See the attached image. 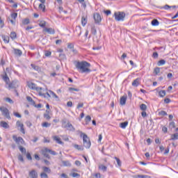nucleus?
I'll return each mask as SVG.
<instances>
[{
	"instance_id": "nucleus-1",
	"label": "nucleus",
	"mask_w": 178,
	"mask_h": 178,
	"mask_svg": "<svg viewBox=\"0 0 178 178\" xmlns=\"http://www.w3.org/2000/svg\"><path fill=\"white\" fill-rule=\"evenodd\" d=\"M75 66L80 73H90L91 72V70L88 68L91 66V64L87 61H78Z\"/></svg>"
},
{
	"instance_id": "nucleus-2",
	"label": "nucleus",
	"mask_w": 178,
	"mask_h": 178,
	"mask_svg": "<svg viewBox=\"0 0 178 178\" xmlns=\"http://www.w3.org/2000/svg\"><path fill=\"white\" fill-rule=\"evenodd\" d=\"M28 87L29 88H31V90H35V91H37L40 97H45V90L41 87H38L35 83L31 82L29 83Z\"/></svg>"
},
{
	"instance_id": "nucleus-3",
	"label": "nucleus",
	"mask_w": 178,
	"mask_h": 178,
	"mask_svg": "<svg viewBox=\"0 0 178 178\" xmlns=\"http://www.w3.org/2000/svg\"><path fill=\"white\" fill-rule=\"evenodd\" d=\"M81 134V137H83V146L86 148H90L91 147V142L90 141V138L87 136V134L83 133L82 131H79Z\"/></svg>"
},
{
	"instance_id": "nucleus-4",
	"label": "nucleus",
	"mask_w": 178,
	"mask_h": 178,
	"mask_svg": "<svg viewBox=\"0 0 178 178\" xmlns=\"http://www.w3.org/2000/svg\"><path fill=\"white\" fill-rule=\"evenodd\" d=\"M115 20L116 22H124V18L126 17V13L124 12H115L113 15Z\"/></svg>"
},
{
	"instance_id": "nucleus-5",
	"label": "nucleus",
	"mask_w": 178,
	"mask_h": 178,
	"mask_svg": "<svg viewBox=\"0 0 178 178\" xmlns=\"http://www.w3.org/2000/svg\"><path fill=\"white\" fill-rule=\"evenodd\" d=\"M0 111L4 118L10 120V114L9 113V110L6 107H0Z\"/></svg>"
},
{
	"instance_id": "nucleus-6",
	"label": "nucleus",
	"mask_w": 178,
	"mask_h": 178,
	"mask_svg": "<svg viewBox=\"0 0 178 178\" xmlns=\"http://www.w3.org/2000/svg\"><path fill=\"white\" fill-rule=\"evenodd\" d=\"M13 138L14 140V141L16 143V144H17L18 147H19V145H24V140L23 139V138L22 137H18L16 136H13Z\"/></svg>"
},
{
	"instance_id": "nucleus-7",
	"label": "nucleus",
	"mask_w": 178,
	"mask_h": 178,
	"mask_svg": "<svg viewBox=\"0 0 178 178\" xmlns=\"http://www.w3.org/2000/svg\"><path fill=\"white\" fill-rule=\"evenodd\" d=\"M17 87H19V81L17 80H14L8 83V90L16 89Z\"/></svg>"
},
{
	"instance_id": "nucleus-8",
	"label": "nucleus",
	"mask_w": 178,
	"mask_h": 178,
	"mask_svg": "<svg viewBox=\"0 0 178 178\" xmlns=\"http://www.w3.org/2000/svg\"><path fill=\"white\" fill-rule=\"evenodd\" d=\"M44 94H45L44 98H46L47 95V97H52V98H55L56 99H59V97H58V95H56V94H55V92H52L51 90H49V92H47L46 90H44Z\"/></svg>"
},
{
	"instance_id": "nucleus-9",
	"label": "nucleus",
	"mask_w": 178,
	"mask_h": 178,
	"mask_svg": "<svg viewBox=\"0 0 178 178\" xmlns=\"http://www.w3.org/2000/svg\"><path fill=\"white\" fill-rule=\"evenodd\" d=\"M16 125L17 127H19V130L21 133H22V134H26V131H24V125L23 124V123H22V122L17 121L16 122Z\"/></svg>"
},
{
	"instance_id": "nucleus-10",
	"label": "nucleus",
	"mask_w": 178,
	"mask_h": 178,
	"mask_svg": "<svg viewBox=\"0 0 178 178\" xmlns=\"http://www.w3.org/2000/svg\"><path fill=\"white\" fill-rule=\"evenodd\" d=\"M93 17L95 23H101L102 19L99 13H95Z\"/></svg>"
},
{
	"instance_id": "nucleus-11",
	"label": "nucleus",
	"mask_w": 178,
	"mask_h": 178,
	"mask_svg": "<svg viewBox=\"0 0 178 178\" xmlns=\"http://www.w3.org/2000/svg\"><path fill=\"white\" fill-rule=\"evenodd\" d=\"M29 177L31 178H38V172L35 170H32L29 172Z\"/></svg>"
},
{
	"instance_id": "nucleus-12",
	"label": "nucleus",
	"mask_w": 178,
	"mask_h": 178,
	"mask_svg": "<svg viewBox=\"0 0 178 178\" xmlns=\"http://www.w3.org/2000/svg\"><path fill=\"white\" fill-rule=\"evenodd\" d=\"M48 148H44V149H42V154L44 156V158H47L48 159H51V156L48 154Z\"/></svg>"
},
{
	"instance_id": "nucleus-13",
	"label": "nucleus",
	"mask_w": 178,
	"mask_h": 178,
	"mask_svg": "<svg viewBox=\"0 0 178 178\" xmlns=\"http://www.w3.org/2000/svg\"><path fill=\"white\" fill-rule=\"evenodd\" d=\"M43 31L48 33V34H55V29L52 28H44Z\"/></svg>"
},
{
	"instance_id": "nucleus-14",
	"label": "nucleus",
	"mask_w": 178,
	"mask_h": 178,
	"mask_svg": "<svg viewBox=\"0 0 178 178\" xmlns=\"http://www.w3.org/2000/svg\"><path fill=\"white\" fill-rule=\"evenodd\" d=\"M126 101H127V96H122L120 99V104L123 106L126 105Z\"/></svg>"
},
{
	"instance_id": "nucleus-15",
	"label": "nucleus",
	"mask_w": 178,
	"mask_h": 178,
	"mask_svg": "<svg viewBox=\"0 0 178 178\" xmlns=\"http://www.w3.org/2000/svg\"><path fill=\"white\" fill-rule=\"evenodd\" d=\"M67 130H70V131H74L76 129H74V127H73V124H70V122L68 121L67 123Z\"/></svg>"
},
{
	"instance_id": "nucleus-16",
	"label": "nucleus",
	"mask_w": 178,
	"mask_h": 178,
	"mask_svg": "<svg viewBox=\"0 0 178 178\" xmlns=\"http://www.w3.org/2000/svg\"><path fill=\"white\" fill-rule=\"evenodd\" d=\"M53 140L55 142H56L57 144H60L61 145H63V143L61 141L60 138H59L58 136H54Z\"/></svg>"
},
{
	"instance_id": "nucleus-17",
	"label": "nucleus",
	"mask_w": 178,
	"mask_h": 178,
	"mask_svg": "<svg viewBox=\"0 0 178 178\" xmlns=\"http://www.w3.org/2000/svg\"><path fill=\"white\" fill-rule=\"evenodd\" d=\"M42 169L43 170V173H51V168H49V167H46V166H43L42 167Z\"/></svg>"
},
{
	"instance_id": "nucleus-18",
	"label": "nucleus",
	"mask_w": 178,
	"mask_h": 178,
	"mask_svg": "<svg viewBox=\"0 0 178 178\" xmlns=\"http://www.w3.org/2000/svg\"><path fill=\"white\" fill-rule=\"evenodd\" d=\"M0 126L1 127H3V129H9V124H8L6 122L1 121L0 122Z\"/></svg>"
},
{
	"instance_id": "nucleus-19",
	"label": "nucleus",
	"mask_w": 178,
	"mask_h": 178,
	"mask_svg": "<svg viewBox=\"0 0 178 178\" xmlns=\"http://www.w3.org/2000/svg\"><path fill=\"white\" fill-rule=\"evenodd\" d=\"M133 87H138L140 86V79H136L132 82Z\"/></svg>"
},
{
	"instance_id": "nucleus-20",
	"label": "nucleus",
	"mask_w": 178,
	"mask_h": 178,
	"mask_svg": "<svg viewBox=\"0 0 178 178\" xmlns=\"http://www.w3.org/2000/svg\"><path fill=\"white\" fill-rule=\"evenodd\" d=\"M14 54L15 55H17L18 56H22V55H23V52L22 51V50H20L19 49H15Z\"/></svg>"
},
{
	"instance_id": "nucleus-21",
	"label": "nucleus",
	"mask_w": 178,
	"mask_h": 178,
	"mask_svg": "<svg viewBox=\"0 0 178 178\" xmlns=\"http://www.w3.org/2000/svg\"><path fill=\"white\" fill-rule=\"evenodd\" d=\"M31 66L33 70H35L36 72H41V68L38 65L31 64Z\"/></svg>"
},
{
	"instance_id": "nucleus-22",
	"label": "nucleus",
	"mask_w": 178,
	"mask_h": 178,
	"mask_svg": "<svg viewBox=\"0 0 178 178\" xmlns=\"http://www.w3.org/2000/svg\"><path fill=\"white\" fill-rule=\"evenodd\" d=\"M69 121H67L66 119H64L62 120V127H63L64 129H67V122Z\"/></svg>"
},
{
	"instance_id": "nucleus-23",
	"label": "nucleus",
	"mask_w": 178,
	"mask_h": 178,
	"mask_svg": "<svg viewBox=\"0 0 178 178\" xmlns=\"http://www.w3.org/2000/svg\"><path fill=\"white\" fill-rule=\"evenodd\" d=\"M128 124H129V122H127V121L121 122L120 124V127H121V129H125L126 127H127Z\"/></svg>"
},
{
	"instance_id": "nucleus-24",
	"label": "nucleus",
	"mask_w": 178,
	"mask_h": 178,
	"mask_svg": "<svg viewBox=\"0 0 178 178\" xmlns=\"http://www.w3.org/2000/svg\"><path fill=\"white\" fill-rule=\"evenodd\" d=\"M26 99L29 102L31 103V105H35V102H34V100H33V98H31V97L30 96H27L26 97Z\"/></svg>"
},
{
	"instance_id": "nucleus-25",
	"label": "nucleus",
	"mask_w": 178,
	"mask_h": 178,
	"mask_svg": "<svg viewBox=\"0 0 178 178\" xmlns=\"http://www.w3.org/2000/svg\"><path fill=\"white\" fill-rule=\"evenodd\" d=\"M81 24L83 27L86 26V24H87V17L83 16L81 17Z\"/></svg>"
},
{
	"instance_id": "nucleus-26",
	"label": "nucleus",
	"mask_w": 178,
	"mask_h": 178,
	"mask_svg": "<svg viewBox=\"0 0 178 178\" xmlns=\"http://www.w3.org/2000/svg\"><path fill=\"white\" fill-rule=\"evenodd\" d=\"M46 113L44 114V118H45L46 120H49L51 119V116L49 115V110H46Z\"/></svg>"
},
{
	"instance_id": "nucleus-27",
	"label": "nucleus",
	"mask_w": 178,
	"mask_h": 178,
	"mask_svg": "<svg viewBox=\"0 0 178 178\" xmlns=\"http://www.w3.org/2000/svg\"><path fill=\"white\" fill-rule=\"evenodd\" d=\"M40 27H42V29H47L45 26H47V22L45 21H40L39 23Z\"/></svg>"
},
{
	"instance_id": "nucleus-28",
	"label": "nucleus",
	"mask_w": 178,
	"mask_h": 178,
	"mask_svg": "<svg viewBox=\"0 0 178 178\" xmlns=\"http://www.w3.org/2000/svg\"><path fill=\"white\" fill-rule=\"evenodd\" d=\"M151 23L152 26H159V21H158V19H153Z\"/></svg>"
},
{
	"instance_id": "nucleus-29",
	"label": "nucleus",
	"mask_w": 178,
	"mask_h": 178,
	"mask_svg": "<svg viewBox=\"0 0 178 178\" xmlns=\"http://www.w3.org/2000/svg\"><path fill=\"white\" fill-rule=\"evenodd\" d=\"M171 140L173 141L178 140V133H175L171 135Z\"/></svg>"
},
{
	"instance_id": "nucleus-30",
	"label": "nucleus",
	"mask_w": 178,
	"mask_h": 178,
	"mask_svg": "<svg viewBox=\"0 0 178 178\" xmlns=\"http://www.w3.org/2000/svg\"><path fill=\"white\" fill-rule=\"evenodd\" d=\"M91 33L94 35H96V34H97V29H95V25H92L91 26Z\"/></svg>"
},
{
	"instance_id": "nucleus-31",
	"label": "nucleus",
	"mask_w": 178,
	"mask_h": 178,
	"mask_svg": "<svg viewBox=\"0 0 178 178\" xmlns=\"http://www.w3.org/2000/svg\"><path fill=\"white\" fill-rule=\"evenodd\" d=\"M22 24H24V25L30 24V19L26 18V19H23Z\"/></svg>"
},
{
	"instance_id": "nucleus-32",
	"label": "nucleus",
	"mask_w": 178,
	"mask_h": 178,
	"mask_svg": "<svg viewBox=\"0 0 178 178\" xmlns=\"http://www.w3.org/2000/svg\"><path fill=\"white\" fill-rule=\"evenodd\" d=\"M85 122H86V124H88V123H90V122H91V116L87 115L85 118Z\"/></svg>"
},
{
	"instance_id": "nucleus-33",
	"label": "nucleus",
	"mask_w": 178,
	"mask_h": 178,
	"mask_svg": "<svg viewBox=\"0 0 178 178\" xmlns=\"http://www.w3.org/2000/svg\"><path fill=\"white\" fill-rule=\"evenodd\" d=\"M51 127V123L49 122H42V127Z\"/></svg>"
},
{
	"instance_id": "nucleus-34",
	"label": "nucleus",
	"mask_w": 178,
	"mask_h": 178,
	"mask_svg": "<svg viewBox=\"0 0 178 178\" xmlns=\"http://www.w3.org/2000/svg\"><path fill=\"white\" fill-rule=\"evenodd\" d=\"M159 97H161L162 98H163V97H165V95H166V91L165 90H161L159 92Z\"/></svg>"
},
{
	"instance_id": "nucleus-35",
	"label": "nucleus",
	"mask_w": 178,
	"mask_h": 178,
	"mask_svg": "<svg viewBox=\"0 0 178 178\" xmlns=\"http://www.w3.org/2000/svg\"><path fill=\"white\" fill-rule=\"evenodd\" d=\"M99 169H101L103 172H106V169H108V168L104 165H99Z\"/></svg>"
},
{
	"instance_id": "nucleus-36",
	"label": "nucleus",
	"mask_w": 178,
	"mask_h": 178,
	"mask_svg": "<svg viewBox=\"0 0 178 178\" xmlns=\"http://www.w3.org/2000/svg\"><path fill=\"white\" fill-rule=\"evenodd\" d=\"M159 116H168V113L165 111H161L159 112Z\"/></svg>"
},
{
	"instance_id": "nucleus-37",
	"label": "nucleus",
	"mask_w": 178,
	"mask_h": 178,
	"mask_svg": "<svg viewBox=\"0 0 178 178\" xmlns=\"http://www.w3.org/2000/svg\"><path fill=\"white\" fill-rule=\"evenodd\" d=\"M165 63H166V60H160L158 62L157 65H158V66H163V65H165Z\"/></svg>"
},
{
	"instance_id": "nucleus-38",
	"label": "nucleus",
	"mask_w": 178,
	"mask_h": 178,
	"mask_svg": "<svg viewBox=\"0 0 178 178\" xmlns=\"http://www.w3.org/2000/svg\"><path fill=\"white\" fill-rule=\"evenodd\" d=\"M140 108L141 109V111H147V105L145 104H142L140 106Z\"/></svg>"
},
{
	"instance_id": "nucleus-39",
	"label": "nucleus",
	"mask_w": 178,
	"mask_h": 178,
	"mask_svg": "<svg viewBox=\"0 0 178 178\" xmlns=\"http://www.w3.org/2000/svg\"><path fill=\"white\" fill-rule=\"evenodd\" d=\"M76 31H79V33H78V35H81V26H78L76 27Z\"/></svg>"
},
{
	"instance_id": "nucleus-40",
	"label": "nucleus",
	"mask_w": 178,
	"mask_h": 178,
	"mask_svg": "<svg viewBox=\"0 0 178 178\" xmlns=\"http://www.w3.org/2000/svg\"><path fill=\"white\" fill-rule=\"evenodd\" d=\"M74 147L76 148V149H78V151H83V147L79 145H74Z\"/></svg>"
},
{
	"instance_id": "nucleus-41",
	"label": "nucleus",
	"mask_w": 178,
	"mask_h": 178,
	"mask_svg": "<svg viewBox=\"0 0 178 178\" xmlns=\"http://www.w3.org/2000/svg\"><path fill=\"white\" fill-rule=\"evenodd\" d=\"M40 178H49L48 174L45 172H41L40 173Z\"/></svg>"
},
{
	"instance_id": "nucleus-42",
	"label": "nucleus",
	"mask_w": 178,
	"mask_h": 178,
	"mask_svg": "<svg viewBox=\"0 0 178 178\" xmlns=\"http://www.w3.org/2000/svg\"><path fill=\"white\" fill-rule=\"evenodd\" d=\"M39 9H42V12H45V5H44V3H40L39 5Z\"/></svg>"
},
{
	"instance_id": "nucleus-43",
	"label": "nucleus",
	"mask_w": 178,
	"mask_h": 178,
	"mask_svg": "<svg viewBox=\"0 0 178 178\" xmlns=\"http://www.w3.org/2000/svg\"><path fill=\"white\" fill-rule=\"evenodd\" d=\"M4 81L7 83V84H9V77L8 76V75H5L3 77Z\"/></svg>"
},
{
	"instance_id": "nucleus-44",
	"label": "nucleus",
	"mask_w": 178,
	"mask_h": 178,
	"mask_svg": "<svg viewBox=\"0 0 178 178\" xmlns=\"http://www.w3.org/2000/svg\"><path fill=\"white\" fill-rule=\"evenodd\" d=\"M114 159H115V161H117V164L118 165V166H122V161H120V159H119V158L114 157Z\"/></svg>"
},
{
	"instance_id": "nucleus-45",
	"label": "nucleus",
	"mask_w": 178,
	"mask_h": 178,
	"mask_svg": "<svg viewBox=\"0 0 178 178\" xmlns=\"http://www.w3.org/2000/svg\"><path fill=\"white\" fill-rule=\"evenodd\" d=\"M16 37H17L16 32L10 33V38H12V40H15V38H16Z\"/></svg>"
},
{
	"instance_id": "nucleus-46",
	"label": "nucleus",
	"mask_w": 178,
	"mask_h": 178,
	"mask_svg": "<svg viewBox=\"0 0 178 178\" xmlns=\"http://www.w3.org/2000/svg\"><path fill=\"white\" fill-rule=\"evenodd\" d=\"M18 148L22 153L24 152V154H26V148L23 147V146L19 145L18 146Z\"/></svg>"
},
{
	"instance_id": "nucleus-47",
	"label": "nucleus",
	"mask_w": 178,
	"mask_h": 178,
	"mask_svg": "<svg viewBox=\"0 0 178 178\" xmlns=\"http://www.w3.org/2000/svg\"><path fill=\"white\" fill-rule=\"evenodd\" d=\"M48 152L49 154H51V155H58V153H56V152H55L52 149H48Z\"/></svg>"
},
{
	"instance_id": "nucleus-48",
	"label": "nucleus",
	"mask_w": 178,
	"mask_h": 178,
	"mask_svg": "<svg viewBox=\"0 0 178 178\" xmlns=\"http://www.w3.org/2000/svg\"><path fill=\"white\" fill-rule=\"evenodd\" d=\"M137 178H151V177L148 176V175H136Z\"/></svg>"
},
{
	"instance_id": "nucleus-49",
	"label": "nucleus",
	"mask_w": 178,
	"mask_h": 178,
	"mask_svg": "<svg viewBox=\"0 0 178 178\" xmlns=\"http://www.w3.org/2000/svg\"><path fill=\"white\" fill-rule=\"evenodd\" d=\"M16 17H17V13H13L11 14V18L13 19V20H16Z\"/></svg>"
},
{
	"instance_id": "nucleus-50",
	"label": "nucleus",
	"mask_w": 178,
	"mask_h": 178,
	"mask_svg": "<svg viewBox=\"0 0 178 178\" xmlns=\"http://www.w3.org/2000/svg\"><path fill=\"white\" fill-rule=\"evenodd\" d=\"M170 8H176V6H170L169 5H165L163 6V9H165V10H168V9H170Z\"/></svg>"
},
{
	"instance_id": "nucleus-51",
	"label": "nucleus",
	"mask_w": 178,
	"mask_h": 178,
	"mask_svg": "<svg viewBox=\"0 0 178 178\" xmlns=\"http://www.w3.org/2000/svg\"><path fill=\"white\" fill-rule=\"evenodd\" d=\"M169 127L170 129H175V127H176V126L175 125V122H170Z\"/></svg>"
},
{
	"instance_id": "nucleus-52",
	"label": "nucleus",
	"mask_w": 178,
	"mask_h": 178,
	"mask_svg": "<svg viewBox=\"0 0 178 178\" xmlns=\"http://www.w3.org/2000/svg\"><path fill=\"white\" fill-rule=\"evenodd\" d=\"M26 158L29 161H32L33 160V157H31V154H30V153L26 154Z\"/></svg>"
},
{
	"instance_id": "nucleus-53",
	"label": "nucleus",
	"mask_w": 178,
	"mask_h": 178,
	"mask_svg": "<svg viewBox=\"0 0 178 178\" xmlns=\"http://www.w3.org/2000/svg\"><path fill=\"white\" fill-rule=\"evenodd\" d=\"M3 41H4L5 44H9V37H4Z\"/></svg>"
},
{
	"instance_id": "nucleus-54",
	"label": "nucleus",
	"mask_w": 178,
	"mask_h": 178,
	"mask_svg": "<svg viewBox=\"0 0 178 178\" xmlns=\"http://www.w3.org/2000/svg\"><path fill=\"white\" fill-rule=\"evenodd\" d=\"M18 160H19L20 162H24V159H23V156L22 154L18 156Z\"/></svg>"
},
{
	"instance_id": "nucleus-55",
	"label": "nucleus",
	"mask_w": 178,
	"mask_h": 178,
	"mask_svg": "<svg viewBox=\"0 0 178 178\" xmlns=\"http://www.w3.org/2000/svg\"><path fill=\"white\" fill-rule=\"evenodd\" d=\"M160 72H161V68H159V67H156V68L154 69V73H156V74H159Z\"/></svg>"
},
{
	"instance_id": "nucleus-56",
	"label": "nucleus",
	"mask_w": 178,
	"mask_h": 178,
	"mask_svg": "<svg viewBox=\"0 0 178 178\" xmlns=\"http://www.w3.org/2000/svg\"><path fill=\"white\" fill-rule=\"evenodd\" d=\"M68 90L69 91H76V92L79 91L78 88H69Z\"/></svg>"
},
{
	"instance_id": "nucleus-57",
	"label": "nucleus",
	"mask_w": 178,
	"mask_h": 178,
	"mask_svg": "<svg viewBox=\"0 0 178 178\" xmlns=\"http://www.w3.org/2000/svg\"><path fill=\"white\" fill-rule=\"evenodd\" d=\"M67 48H69L70 49H73L74 48V45L72 43H70L67 45Z\"/></svg>"
},
{
	"instance_id": "nucleus-58",
	"label": "nucleus",
	"mask_w": 178,
	"mask_h": 178,
	"mask_svg": "<svg viewBox=\"0 0 178 178\" xmlns=\"http://www.w3.org/2000/svg\"><path fill=\"white\" fill-rule=\"evenodd\" d=\"M6 101L7 102H9V104H13V100H12V99H10V98H9V97H7V98L6 99Z\"/></svg>"
},
{
	"instance_id": "nucleus-59",
	"label": "nucleus",
	"mask_w": 178,
	"mask_h": 178,
	"mask_svg": "<svg viewBox=\"0 0 178 178\" xmlns=\"http://www.w3.org/2000/svg\"><path fill=\"white\" fill-rule=\"evenodd\" d=\"M104 13L107 15L109 16V15H111L112 13V12H111V10H104Z\"/></svg>"
},
{
	"instance_id": "nucleus-60",
	"label": "nucleus",
	"mask_w": 178,
	"mask_h": 178,
	"mask_svg": "<svg viewBox=\"0 0 178 178\" xmlns=\"http://www.w3.org/2000/svg\"><path fill=\"white\" fill-rule=\"evenodd\" d=\"M72 177H78V176H80V175L77 172H73L72 174Z\"/></svg>"
},
{
	"instance_id": "nucleus-61",
	"label": "nucleus",
	"mask_w": 178,
	"mask_h": 178,
	"mask_svg": "<svg viewBox=\"0 0 178 178\" xmlns=\"http://www.w3.org/2000/svg\"><path fill=\"white\" fill-rule=\"evenodd\" d=\"M26 124L28 127H31V126H33V124H31V122L30 121H27L26 122Z\"/></svg>"
},
{
	"instance_id": "nucleus-62",
	"label": "nucleus",
	"mask_w": 178,
	"mask_h": 178,
	"mask_svg": "<svg viewBox=\"0 0 178 178\" xmlns=\"http://www.w3.org/2000/svg\"><path fill=\"white\" fill-rule=\"evenodd\" d=\"M141 115L143 116V118L147 117V112H145V111H143L141 113Z\"/></svg>"
},
{
	"instance_id": "nucleus-63",
	"label": "nucleus",
	"mask_w": 178,
	"mask_h": 178,
	"mask_svg": "<svg viewBox=\"0 0 178 178\" xmlns=\"http://www.w3.org/2000/svg\"><path fill=\"white\" fill-rule=\"evenodd\" d=\"M45 56H51V51H45L44 53Z\"/></svg>"
},
{
	"instance_id": "nucleus-64",
	"label": "nucleus",
	"mask_w": 178,
	"mask_h": 178,
	"mask_svg": "<svg viewBox=\"0 0 178 178\" xmlns=\"http://www.w3.org/2000/svg\"><path fill=\"white\" fill-rule=\"evenodd\" d=\"M95 177L96 178H101V174L100 173H96L94 175Z\"/></svg>"
}]
</instances>
